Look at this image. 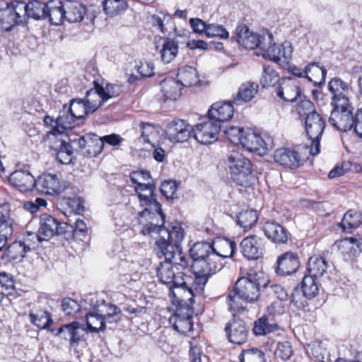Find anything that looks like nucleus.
<instances>
[{"instance_id": "obj_52", "label": "nucleus", "mask_w": 362, "mask_h": 362, "mask_svg": "<svg viewBox=\"0 0 362 362\" xmlns=\"http://www.w3.org/2000/svg\"><path fill=\"white\" fill-rule=\"evenodd\" d=\"M281 81L277 71L270 66H264L263 73L260 79L262 87H274L279 86Z\"/></svg>"}, {"instance_id": "obj_4", "label": "nucleus", "mask_w": 362, "mask_h": 362, "mask_svg": "<svg viewBox=\"0 0 362 362\" xmlns=\"http://www.w3.org/2000/svg\"><path fill=\"white\" fill-rule=\"evenodd\" d=\"M213 245L206 242H197L189 249V253L193 260L192 269L200 270L205 267L207 272L221 271L218 257L213 254Z\"/></svg>"}, {"instance_id": "obj_3", "label": "nucleus", "mask_w": 362, "mask_h": 362, "mask_svg": "<svg viewBox=\"0 0 362 362\" xmlns=\"http://www.w3.org/2000/svg\"><path fill=\"white\" fill-rule=\"evenodd\" d=\"M194 276L186 275L185 274L182 286L177 291H171L172 297L180 298L181 302L194 303V291L197 293H202L209 280V278L218 271H212L207 272L205 267L199 271L193 269Z\"/></svg>"}, {"instance_id": "obj_63", "label": "nucleus", "mask_w": 362, "mask_h": 362, "mask_svg": "<svg viewBox=\"0 0 362 362\" xmlns=\"http://www.w3.org/2000/svg\"><path fill=\"white\" fill-rule=\"evenodd\" d=\"M62 307L66 315H74L80 310V305L78 302L70 298L63 299Z\"/></svg>"}, {"instance_id": "obj_17", "label": "nucleus", "mask_w": 362, "mask_h": 362, "mask_svg": "<svg viewBox=\"0 0 362 362\" xmlns=\"http://www.w3.org/2000/svg\"><path fill=\"white\" fill-rule=\"evenodd\" d=\"M328 90L332 94V105L350 104L348 97L349 84L340 78H333L329 82Z\"/></svg>"}, {"instance_id": "obj_40", "label": "nucleus", "mask_w": 362, "mask_h": 362, "mask_svg": "<svg viewBox=\"0 0 362 362\" xmlns=\"http://www.w3.org/2000/svg\"><path fill=\"white\" fill-rule=\"evenodd\" d=\"M30 250V246L25 242L15 241L5 250L4 255L11 261L21 260Z\"/></svg>"}, {"instance_id": "obj_24", "label": "nucleus", "mask_w": 362, "mask_h": 362, "mask_svg": "<svg viewBox=\"0 0 362 362\" xmlns=\"http://www.w3.org/2000/svg\"><path fill=\"white\" fill-rule=\"evenodd\" d=\"M240 144L249 151L257 153L259 155L266 153L268 148L267 143L255 132L247 129Z\"/></svg>"}, {"instance_id": "obj_15", "label": "nucleus", "mask_w": 362, "mask_h": 362, "mask_svg": "<svg viewBox=\"0 0 362 362\" xmlns=\"http://www.w3.org/2000/svg\"><path fill=\"white\" fill-rule=\"evenodd\" d=\"M265 33L257 34L250 32L246 25H238L235 29V37L238 42L245 49H254L259 48L261 49V45L263 42V38Z\"/></svg>"}, {"instance_id": "obj_45", "label": "nucleus", "mask_w": 362, "mask_h": 362, "mask_svg": "<svg viewBox=\"0 0 362 362\" xmlns=\"http://www.w3.org/2000/svg\"><path fill=\"white\" fill-rule=\"evenodd\" d=\"M29 317L30 322L40 329H48L52 323L51 315L45 310L33 309Z\"/></svg>"}, {"instance_id": "obj_25", "label": "nucleus", "mask_w": 362, "mask_h": 362, "mask_svg": "<svg viewBox=\"0 0 362 362\" xmlns=\"http://www.w3.org/2000/svg\"><path fill=\"white\" fill-rule=\"evenodd\" d=\"M299 264L297 255L288 252L279 257L276 272L281 276H288L298 270Z\"/></svg>"}, {"instance_id": "obj_30", "label": "nucleus", "mask_w": 362, "mask_h": 362, "mask_svg": "<svg viewBox=\"0 0 362 362\" xmlns=\"http://www.w3.org/2000/svg\"><path fill=\"white\" fill-rule=\"evenodd\" d=\"M18 3L23 4V11L21 14L23 21L25 20V16L36 20L46 18L48 1L42 2L40 0H33L28 4H25L24 1H18Z\"/></svg>"}, {"instance_id": "obj_58", "label": "nucleus", "mask_w": 362, "mask_h": 362, "mask_svg": "<svg viewBox=\"0 0 362 362\" xmlns=\"http://www.w3.org/2000/svg\"><path fill=\"white\" fill-rule=\"evenodd\" d=\"M239 359L240 362H265L264 353L257 349L243 351Z\"/></svg>"}, {"instance_id": "obj_19", "label": "nucleus", "mask_w": 362, "mask_h": 362, "mask_svg": "<svg viewBox=\"0 0 362 362\" xmlns=\"http://www.w3.org/2000/svg\"><path fill=\"white\" fill-rule=\"evenodd\" d=\"M274 161L279 165L289 168L296 169L301 165L299 153L289 148H280L275 151Z\"/></svg>"}, {"instance_id": "obj_56", "label": "nucleus", "mask_w": 362, "mask_h": 362, "mask_svg": "<svg viewBox=\"0 0 362 362\" xmlns=\"http://www.w3.org/2000/svg\"><path fill=\"white\" fill-rule=\"evenodd\" d=\"M94 308L98 312V315H100L107 322H112L111 319L120 313L119 308L116 305L107 303L104 300Z\"/></svg>"}, {"instance_id": "obj_48", "label": "nucleus", "mask_w": 362, "mask_h": 362, "mask_svg": "<svg viewBox=\"0 0 362 362\" xmlns=\"http://www.w3.org/2000/svg\"><path fill=\"white\" fill-rule=\"evenodd\" d=\"M362 224V211L355 209L348 210L343 216L340 226L342 229L358 228Z\"/></svg>"}, {"instance_id": "obj_35", "label": "nucleus", "mask_w": 362, "mask_h": 362, "mask_svg": "<svg viewBox=\"0 0 362 362\" xmlns=\"http://www.w3.org/2000/svg\"><path fill=\"white\" fill-rule=\"evenodd\" d=\"M160 87L164 100L175 101L181 96L182 86L177 80L172 78H165L160 83Z\"/></svg>"}, {"instance_id": "obj_57", "label": "nucleus", "mask_w": 362, "mask_h": 362, "mask_svg": "<svg viewBox=\"0 0 362 362\" xmlns=\"http://www.w3.org/2000/svg\"><path fill=\"white\" fill-rule=\"evenodd\" d=\"M140 129L144 141L150 144L152 147L155 148L158 136V132L155 127L150 123L141 122L140 124Z\"/></svg>"}, {"instance_id": "obj_49", "label": "nucleus", "mask_w": 362, "mask_h": 362, "mask_svg": "<svg viewBox=\"0 0 362 362\" xmlns=\"http://www.w3.org/2000/svg\"><path fill=\"white\" fill-rule=\"evenodd\" d=\"M86 319L89 332L98 333L105 329V323L107 322L100 315H98V312L95 308L93 312L86 314Z\"/></svg>"}, {"instance_id": "obj_62", "label": "nucleus", "mask_w": 362, "mask_h": 362, "mask_svg": "<svg viewBox=\"0 0 362 362\" xmlns=\"http://www.w3.org/2000/svg\"><path fill=\"white\" fill-rule=\"evenodd\" d=\"M279 54H278V57H279V60H276L275 62H288V61L291 59L293 53L291 43L286 41L279 46Z\"/></svg>"}, {"instance_id": "obj_31", "label": "nucleus", "mask_w": 362, "mask_h": 362, "mask_svg": "<svg viewBox=\"0 0 362 362\" xmlns=\"http://www.w3.org/2000/svg\"><path fill=\"white\" fill-rule=\"evenodd\" d=\"M93 83L94 87L86 91L84 100L86 105L89 107V112L93 113L107 101V98H105L103 93V87L96 81H94Z\"/></svg>"}, {"instance_id": "obj_29", "label": "nucleus", "mask_w": 362, "mask_h": 362, "mask_svg": "<svg viewBox=\"0 0 362 362\" xmlns=\"http://www.w3.org/2000/svg\"><path fill=\"white\" fill-rule=\"evenodd\" d=\"M76 120L68 105H64L63 108L59 111V115L55 120V125L53 126L49 134L54 136L62 134L66 129L72 128L73 124Z\"/></svg>"}, {"instance_id": "obj_9", "label": "nucleus", "mask_w": 362, "mask_h": 362, "mask_svg": "<svg viewBox=\"0 0 362 362\" xmlns=\"http://www.w3.org/2000/svg\"><path fill=\"white\" fill-rule=\"evenodd\" d=\"M153 238H158L155 243L154 251L159 258H165V261H175L181 268H186L188 262L186 257L180 250L179 246L163 235H156Z\"/></svg>"}, {"instance_id": "obj_39", "label": "nucleus", "mask_w": 362, "mask_h": 362, "mask_svg": "<svg viewBox=\"0 0 362 362\" xmlns=\"http://www.w3.org/2000/svg\"><path fill=\"white\" fill-rule=\"evenodd\" d=\"M257 91V84L252 82L244 83L240 86L236 96L234 97L233 103L236 105L247 103L254 98Z\"/></svg>"}, {"instance_id": "obj_18", "label": "nucleus", "mask_w": 362, "mask_h": 362, "mask_svg": "<svg viewBox=\"0 0 362 362\" xmlns=\"http://www.w3.org/2000/svg\"><path fill=\"white\" fill-rule=\"evenodd\" d=\"M10 211L8 204H0V251L6 246L13 231V220L11 218Z\"/></svg>"}, {"instance_id": "obj_26", "label": "nucleus", "mask_w": 362, "mask_h": 362, "mask_svg": "<svg viewBox=\"0 0 362 362\" xmlns=\"http://www.w3.org/2000/svg\"><path fill=\"white\" fill-rule=\"evenodd\" d=\"M240 246L243 255L248 259H257L263 255L264 248L261 240L256 236L244 238Z\"/></svg>"}, {"instance_id": "obj_12", "label": "nucleus", "mask_w": 362, "mask_h": 362, "mask_svg": "<svg viewBox=\"0 0 362 362\" xmlns=\"http://www.w3.org/2000/svg\"><path fill=\"white\" fill-rule=\"evenodd\" d=\"M329 118V124L335 129L346 132L353 129L354 115L351 104L332 105Z\"/></svg>"}, {"instance_id": "obj_47", "label": "nucleus", "mask_w": 362, "mask_h": 362, "mask_svg": "<svg viewBox=\"0 0 362 362\" xmlns=\"http://www.w3.org/2000/svg\"><path fill=\"white\" fill-rule=\"evenodd\" d=\"M327 269V262L321 257L313 256L310 257L307 271L308 274L314 277L322 276Z\"/></svg>"}, {"instance_id": "obj_7", "label": "nucleus", "mask_w": 362, "mask_h": 362, "mask_svg": "<svg viewBox=\"0 0 362 362\" xmlns=\"http://www.w3.org/2000/svg\"><path fill=\"white\" fill-rule=\"evenodd\" d=\"M175 261H164L159 264L157 268L156 274L159 281L165 285L169 286V296L172 299L171 291H177L182 286V281L184 278L183 269Z\"/></svg>"}, {"instance_id": "obj_16", "label": "nucleus", "mask_w": 362, "mask_h": 362, "mask_svg": "<svg viewBox=\"0 0 362 362\" xmlns=\"http://www.w3.org/2000/svg\"><path fill=\"white\" fill-rule=\"evenodd\" d=\"M166 133L171 141L184 142L193 134V129L185 120L175 119L168 125Z\"/></svg>"}, {"instance_id": "obj_42", "label": "nucleus", "mask_w": 362, "mask_h": 362, "mask_svg": "<svg viewBox=\"0 0 362 362\" xmlns=\"http://www.w3.org/2000/svg\"><path fill=\"white\" fill-rule=\"evenodd\" d=\"M273 36L269 33H265V37L263 38V42L261 45V54L262 57L271 61L279 60V49L274 42H273Z\"/></svg>"}, {"instance_id": "obj_28", "label": "nucleus", "mask_w": 362, "mask_h": 362, "mask_svg": "<svg viewBox=\"0 0 362 362\" xmlns=\"http://www.w3.org/2000/svg\"><path fill=\"white\" fill-rule=\"evenodd\" d=\"M266 237L276 244H284L288 239V231L276 221H267L263 226Z\"/></svg>"}, {"instance_id": "obj_44", "label": "nucleus", "mask_w": 362, "mask_h": 362, "mask_svg": "<svg viewBox=\"0 0 362 362\" xmlns=\"http://www.w3.org/2000/svg\"><path fill=\"white\" fill-rule=\"evenodd\" d=\"M278 325L272 322V317L263 315L255 322L253 332L255 335H265L276 331Z\"/></svg>"}, {"instance_id": "obj_41", "label": "nucleus", "mask_w": 362, "mask_h": 362, "mask_svg": "<svg viewBox=\"0 0 362 362\" xmlns=\"http://www.w3.org/2000/svg\"><path fill=\"white\" fill-rule=\"evenodd\" d=\"M327 70L317 62H311L306 66V76L315 85L322 86L325 82Z\"/></svg>"}, {"instance_id": "obj_59", "label": "nucleus", "mask_w": 362, "mask_h": 362, "mask_svg": "<svg viewBox=\"0 0 362 362\" xmlns=\"http://www.w3.org/2000/svg\"><path fill=\"white\" fill-rule=\"evenodd\" d=\"M245 133V130L239 127H230V128L224 130L226 136L235 145L240 144Z\"/></svg>"}, {"instance_id": "obj_2", "label": "nucleus", "mask_w": 362, "mask_h": 362, "mask_svg": "<svg viewBox=\"0 0 362 362\" xmlns=\"http://www.w3.org/2000/svg\"><path fill=\"white\" fill-rule=\"evenodd\" d=\"M230 178L237 185L250 187L256 181L250 160L238 151L232 150L225 160Z\"/></svg>"}, {"instance_id": "obj_54", "label": "nucleus", "mask_w": 362, "mask_h": 362, "mask_svg": "<svg viewBox=\"0 0 362 362\" xmlns=\"http://www.w3.org/2000/svg\"><path fill=\"white\" fill-rule=\"evenodd\" d=\"M316 279L308 274L305 275L303 279L301 289L303 295L308 299L315 297L318 293L319 288Z\"/></svg>"}, {"instance_id": "obj_32", "label": "nucleus", "mask_w": 362, "mask_h": 362, "mask_svg": "<svg viewBox=\"0 0 362 362\" xmlns=\"http://www.w3.org/2000/svg\"><path fill=\"white\" fill-rule=\"evenodd\" d=\"M177 80L182 87L189 88L198 85L200 79L195 68L182 66L177 70Z\"/></svg>"}, {"instance_id": "obj_37", "label": "nucleus", "mask_w": 362, "mask_h": 362, "mask_svg": "<svg viewBox=\"0 0 362 362\" xmlns=\"http://www.w3.org/2000/svg\"><path fill=\"white\" fill-rule=\"evenodd\" d=\"M83 330L80 327V324L74 322L71 324L64 325L58 329L57 334L62 335L64 339H69L70 344L74 346L78 344L81 339V332Z\"/></svg>"}, {"instance_id": "obj_10", "label": "nucleus", "mask_w": 362, "mask_h": 362, "mask_svg": "<svg viewBox=\"0 0 362 362\" xmlns=\"http://www.w3.org/2000/svg\"><path fill=\"white\" fill-rule=\"evenodd\" d=\"M67 223L59 222L57 219L49 215L40 218V225L37 233H29V236H35L39 242L47 241L54 235H62L68 232Z\"/></svg>"}, {"instance_id": "obj_13", "label": "nucleus", "mask_w": 362, "mask_h": 362, "mask_svg": "<svg viewBox=\"0 0 362 362\" xmlns=\"http://www.w3.org/2000/svg\"><path fill=\"white\" fill-rule=\"evenodd\" d=\"M23 4H19L18 1L8 4L4 0H0V24H8L9 26L6 30H11L15 25L23 22Z\"/></svg>"}, {"instance_id": "obj_38", "label": "nucleus", "mask_w": 362, "mask_h": 362, "mask_svg": "<svg viewBox=\"0 0 362 362\" xmlns=\"http://www.w3.org/2000/svg\"><path fill=\"white\" fill-rule=\"evenodd\" d=\"M131 181L136 185L134 189L141 191L142 189H151L153 187V180L149 171L145 170L133 171L130 173Z\"/></svg>"}, {"instance_id": "obj_36", "label": "nucleus", "mask_w": 362, "mask_h": 362, "mask_svg": "<svg viewBox=\"0 0 362 362\" xmlns=\"http://www.w3.org/2000/svg\"><path fill=\"white\" fill-rule=\"evenodd\" d=\"M65 19L70 23L81 21L86 13L85 6L77 1L64 3Z\"/></svg>"}, {"instance_id": "obj_51", "label": "nucleus", "mask_w": 362, "mask_h": 362, "mask_svg": "<svg viewBox=\"0 0 362 362\" xmlns=\"http://www.w3.org/2000/svg\"><path fill=\"white\" fill-rule=\"evenodd\" d=\"M258 219L257 212L255 210H245L237 216L238 224L245 230H248L255 226Z\"/></svg>"}, {"instance_id": "obj_11", "label": "nucleus", "mask_w": 362, "mask_h": 362, "mask_svg": "<svg viewBox=\"0 0 362 362\" xmlns=\"http://www.w3.org/2000/svg\"><path fill=\"white\" fill-rule=\"evenodd\" d=\"M325 127V122L317 112L305 117V129L310 140V153L313 156L320 153V139Z\"/></svg>"}, {"instance_id": "obj_64", "label": "nucleus", "mask_w": 362, "mask_h": 362, "mask_svg": "<svg viewBox=\"0 0 362 362\" xmlns=\"http://www.w3.org/2000/svg\"><path fill=\"white\" fill-rule=\"evenodd\" d=\"M296 110L300 117H308L313 112H317L315 110L313 103L309 100H301L297 106Z\"/></svg>"}, {"instance_id": "obj_20", "label": "nucleus", "mask_w": 362, "mask_h": 362, "mask_svg": "<svg viewBox=\"0 0 362 362\" xmlns=\"http://www.w3.org/2000/svg\"><path fill=\"white\" fill-rule=\"evenodd\" d=\"M228 339L233 344H242L246 341L249 327L246 323L240 319H234L225 328Z\"/></svg>"}, {"instance_id": "obj_43", "label": "nucleus", "mask_w": 362, "mask_h": 362, "mask_svg": "<svg viewBox=\"0 0 362 362\" xmlns=\"http://www.w3.org/2000/svg\"><path fill=\"white\" fill-rule=\"evenodd\" d=\"M94 137L95 139V149H94L93 151H90V150L88 151L90 156H98L103 151L105 144L112 146H117L120 145L122 141L124 140L123 138L116 134L105 135L100 137L94 136Z\"/></svg>"}, {"instance_id": "obj_60", "label": "nucleus", "mask_w": 362, "mask_h": 362, "mask_svg": "<svg viewBox=\"0 0 362 362\" xmlns=\"http://www.w3.org/2000/svg\"><path fill=\"white\" fill-rule=\"evenodd\" d=\"M206 37H218L221 39H227L229 37V33L221 25L211 23L208 24Z\"/></svg>"}, {"instance_id": "obj_23", "label": "nucleus", "mask_w": 362, "mask_h": 362, "mask_svg": "<svg viewBox=\"0 0 362 362\" xmlns=\"http://www.w3.org/2000/svg\"><path fill=\"white\" fill-rule=\"evenodd\" d=\"M234 114V108L230 102H216L208 111L209 117L221 126V123L230 119Z\"/></svg>"}, {"instance_id": "obj_53", "label": "nucleus", "mask_w": 362, "mask_h": 362, "mask_svg": "<svg viewBox=\"0 0 362 362\" xmlns=\"http://www.w3.org/2000/svg\"><path fill=\"white\" fill-rule=\"evenodd\" d=\"M103 9L110 16L119 15L127 8L128 4L125 0H104Z\"/></svg>"}, {"instance_id": "obj_14", "label": "nucleus", "mask_w": 362, "mask_h": 362, "mask_svg": "<svg viewBox=\"0 0 362 362\" xmlns=\"http://www.w3.org/2000/svg\"><path fill=\"white\" fill-rule=\"evenodd\" d=\"M221 125L214 122L209 117L193 129L194 139L202 144H210L217 141Z\"/></svg>"}, {"instance_id": "obj_5", "label": "nucleus", "mask_w": 362, "mask_h": 362, "mask_svg": "<svg viewBox=\"0 0 362 362\" xmlns=\"http://www.w3.org/2000/svg\"><path fill=\"white\" fill-rule=\"evenodd\" d=\"M165 215L158 214L153 216L151 222L145 223V226L141 228V233L144 235L153 237L156 235H163L173 244L179 246V244L184 238V230L180 226H173L171 230L164 227Z\"/></svg>"}, {"instance_id": "obj_50", "label": "nucleus", "mask_w": 362, "mask_h": 362, "mask_svg": "<svg viewBox=\"0 0 362 362\" xmlns=\"http://www.w3.org/2000/svg\"><path fill=\"white\" fill-rule=\"evenodd\" d=\"M68 107L76 119H84L88 115L93 113L89 112V107L83 99H72Z\"/></svg>"}, {"instance_id": "obj_27", "label": "nucleus", "mask_w": 362, "mask_h": 362, "mask_svg": "<svg viewBox=\"0 0 362 362\" xmlns=\"http://www.w3.org/2000/svg\"><path fill=\"white\" fill-rule=\"evenodd\" d=\"M37 189L45 194L53 195L60 192V182L57 175L44 173L36 180Z\"/></svg>"}, {"instance_id": "obj_33", "label": "nucleus", "mask_w": 362, "mask_h": 362, "mask_svg": "<svg viewBox=\"0 0 362 362\" xmlns=\"http://www.w3.org/2000/svg\"><path fill=\"white\" fill-rule=\"evenodd\" d=\"M213 254L218 257V262L221 264V270L223 267V260L233 256L236 244L233 241L228 239L220 240L214 242L213 244Z\"/></svg>"}, {"instance_id": "obj_46", "label": "nucleus", "mask_w": 362, "mask_h": 362, "mask_svg": "<svg viewBox=\"0 0 362 362\" xmlns=\"http://www.w3.org/2000/svg\"><path fill=\"white\" fill-rule=\"evenodd\" d=\"M177 53V42L168 37L164 38L162 43V48L160 50L162 61L164 63L168 64L176 57Z\"/></svg>"}, {"instance_id": "obj_22", "label": "nucleus", "mask_w": 362, "mask_h": 362, "mask_svg": "<svg viewBox=\"0 0 362 362\" xmlns=\"http://www.w3.org/2000/svg\"><path fill=\"white\" fill-rule=\"evenodd\" d=\"M8 179L9 182L21 192L31 191L36 186V180L26 170H16L8 175Z\"/></svg>"}, {"instance_id": "obj_61", "label": "nucleus", "mask_w": 362, "mask_h": 362, "mask_svg": "<svg viewBox=\"0 0 362 362\" xmlns=\"http://www.w3.org/2000/svg\"><path fill=\"white\" fill-rule=\"evenodd\" d=\"M274 354L276 357L284 361L289 359L293 354L290 343L288 341L279 342Z\"/></svg>"}, {"instance_id": "obj_8", "label": "nucleus", "mask_w": 362, "mask_h": 362, "mask_svg": "<svg viewBox=\"0 0 362 362\" xmlns=\"http://www.w3.org/2000/svg\"><path fill=\"white\" fill-rule=\"evenodd\" d=\"M180 299L172 297V303L176 306L175 315L170 317V322L173 325L174 329L182 334H187L193 329L192 317L193 315L192 303L190 302H181Z\"/></svg>"}, {"instance_id": "obj_1", "label": "nucleus", "mask_w": 362, "mask_h": 362, "mask_svg": "<svg viewBox=\"0 0 362 362\" xmlns=\"http://www.w3.org/2000/svg\"><path fill=\"white\" fill-rule=\"evenodd\" d=\"M267 281L263 274L257 272L248 273L246 276L239 278L233 289L227 296L229 310L240 312L245 310V303H254L259 300L261 288L266 286Z\"/></svg>"}, {"instance_id": "obj_55", "label": "nucleus", "mask_w": 362, "mask_h": 362, "mask_svg": "<svg viewBox=\"0 0 362 362\" xmlns=\"http://www.w3.org/2000/svg\"><path fill=\"white\" fill-rule=\"evenodd\" d=\"M75 158L72 146L65 141H60V146L57 153V159L62 164H69L73 163Z\"/></svg>"}, {"instance_id": "obj_34", "label": "nucleus", "mask_w": 362, "mask_h": 362, "mask_svg": "<svg viewBox=\"0 0 362 362\" xmlns=\"http://www.w3.org/2000/svg\"><path fill=\"white\" fill-rule=\"evenodd\" d=\"M64 3L60 0H48L46 18H49L52 24L60 25L65 19Z\"/></svg>"}, {"instance_id": "obj_6", "label": "nucleus", "mask_w": 362, "mask_h": 362, "mask_svg": "<svg viewBox=\"0 0 362 362\" xmlns=\"http://www.w3.org/2000/svg\"><path fill=\"white\" fill-rule=\"evenodd\" d=\"M156 184L153 182V187L151 189H142L141 191L136 190L142 206L145 209L139 214V223L141 228L145 226V223L151 222L153 216L162 214L163 212L161 204L157 202L156 194Z\"/></svg>"}, {"instance_id": "obj_21", "label": "nucleus", "mask_w": 362, "mask_h": 362, "mask_svg": "<svg viewBox=\"0 0 362 362\" xmlns=\"http://www.w3.org/2000/svg\"><path fill=\"white\" fill-rule=\"evenodd\" d=\"M300 93L298 82L291 78H281L276 87L277 96L284 101L294 102Z\"/></svg>"}]
</instances>
